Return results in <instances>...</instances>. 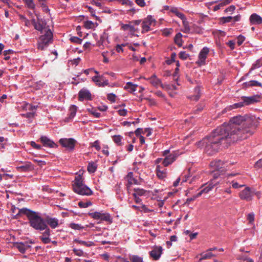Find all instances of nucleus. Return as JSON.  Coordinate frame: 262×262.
<instances>
[{
    "mask_svg": "<svg viewBox=\"0 0 262 262\" xmlns=\"http://www.w3.org/2000/svg\"><path fill=\"white\" fill-rule=\"evenodd\" d=\"M255 127L250 117L242 116L231 118L229 123L216 128L211 134L202 141L205 152L208 155L217 152L222 148H227L235 142L247 139L254 133Z\"/></svg>",
    "mask_w": 262,
    "mask_h": 262,
    "instance_id": "nucleus-1",
    "label": "nucleus"
},
{
    "mask_svg": "<svg viewBox=\"0 0 262 262\" xmlns=\"http://www.w3.org/2000/svg\"><path fill=\"white\" fill-rule=\"evenodd\" d=\"M21 214L26 215L29 221L30 226L34 229L40 231L44 230L47 227L45 220L39 215V213L32 211L27 208H23L19 209L16 216H20Z\"/></svg>",
    "mask_w": 262,
    "mask_h": 262,
    "instance_id": "nucleus-2",
    "label": "nucleus"
},
{
    "mask_svg": "<svg viewBox=\"0 0 262 262\" xmlns=\"http://www.w3.org/2000/svg\"><path fill=\"white\" fill-rule=\"evenodd\" d=\"M72 186L73 191L78 194L89 196L93 194L92 190L83 183V179L80 174L75 177Z\"/></svg>",
    "mask_w": 262,
    "mask_h": 262,
    "instance_id": "nucleus-3",
    "label": "nucleus"
},
{
    "mask_svg": "<svg viewBox=\"0 0 262 262\" xmlns=\"http://www.w3.org/2000/svg\"><path fill=\"white\" fill-rule=\"evenodd\" d=\"M53 41V33L51 30L45 32L43 35H41L38 41V49L40 50H45Z\"/></svg>",
    "mask_w": 262,
    "mask_h": 262,
    "instance_id": "nucleus-4",
    "label": "nucleus"
},
{
    "mask_svg": "<svg viewBox=\"0 0 262 262\" xmlns=\"http://www.w3.org/2000/svg\"><path fill=\"white\" fill-rule=\"evenodd\" d=\"M31 23L34 29L41 33L48 31V30H51L49 26L47 25L46 20L42 19L37 18L36 20L35 19H32Z\"/></svg>",
    "mask_w": 262,
    "mask_h": 262,
    "instance_id": "nucleus-5",
    "label": "nucleus"
},
{
    "mask_svg": "<svg viewBox=\"0 0 262 262\" xmlns=\"http://www.w3.org/2000/svg\"><path fill=\"white\" fill-rule=\"evenodd\" d=\"M156 20L151 15H148L146 18L142 20V33H145L150 30V27L154 26L156 24Z\"/></svg>",
    "mask_w": 262,
    "mask_h": 262,
    "instance_id": "nucleus-6",
    "label": "nucleus"
},
{
    "mask_svg": "<svg viewBox=\"0 0 262 262\" xmlns=\"http://www.w3.org/2000/svg\"><path fill=\"white\" fill-rule=\"evenodd\" d=\"M219 184V182H216L214 180H211L208 183L204 184L202 186L203 189L197 193L195 195V198L200 197L203 193H207L210 190L212 189V188Z\"/></svg>",
    "mask_w": 262,
    "mask_h": 262,
    "instance_id": "nucleus-7",
    "label": "nucleus"
},
{
    "mask_svg": "<svg viewBox=\"0 0 262 262\" xmlns=\"http://www.w3.org/2000/svg\"><path fill=\"white\" fill-rule=\"evenodd\" d=\"M59 142L64 147L69 150H73L74 149L76 141L73 138H61Z\"/></svg>",
    "mask_w": 262,
    "mask_h": 262,
    "instance_id": "nucleus-8",
    "label": "nucleus"
},
{
    "mask_svg": "<svg viewBox=\"0 0 262 262\" xmlns=\"http://www.w3.org/2000/svg\"><path fill=\"white\" fill-rule=\"evenodd\" d=\"M32 241H26L25 242H17L13 244V247L17 249L20 253H24L27 250L30 249L31 246V244H32Z\"/></svg>",
    "mask_w": 262,
    "mask_h": 262,
    "instance_id": "nucleus-9",
    "label": "nucleus"
},
{
    "mask_svg": "<svg viewBox=\"0 0 262 262\" xmlns=\"http://www.w3.org/2000/svg\"><path fill=\"white\" fill-rule=\"evenodd\" d=\"M89 215L95 220H100L107 222L111 221V216L108 213L95 212L90 213Z\"/></svg>",
    "mask_w": 262,
    "mask_h": 262,
    "instance_id": "nucleus-10",
    "label": "nucleus"
},
{
    "mask_svg": "<svg viewBox=\"0 0 262 262\" xmlns=\"http://www.w3.org/2000/svg\"><path fill=\"white\" fill-rule=\"evenodd\" d=\"M209 52V49L207 47H204L200 51L199 55V59L196 63L199 65H204L205 64V60L207 58V55Z\"/></svg>",
    "mask_w": 262,
    "mask_h": 262,
    "instance_id": "nucleus-11",
    "label": "nucleus"
},
{
    "mask_svg": "<svg viewBox=\"0 0 262 262\" xmlns=\"http://www.w3.org/2000/svg\"><path fill=\"white\" fill-rule=\"evenodd\" d=\"M253 194L254 193L251 190L250 188L247 187L239 193V196L242 200L250 201L252 199Z\"/></svg>",
    "mask_w": 262,
    "mask_h": 262,
    "instance_id": "nucleus-12",
    "label": "nucleus"
},
{
    "mask_svg": "<svg viewBox=\"0 0 262 262\" xmlns=\"http://www.w3.org/2000/svg\"><path fill=\"white\" fill-rule=\"evenodd\" d=\"M92 96L91 92L86 88H83L78 93V100L83 101V100H91Z\"/></svg>",
    "mask_w": 262,
    "mask_h": 262,
    "instance_id": "nucleus-13",
    "label": "nucleus"
},
{
    "mask_svg": "<svg viewBox=\"0 0 262 262\" xmlns=\"http://www.w3.org/2000/svg\"><path fill=\"white\" fill-rule=\"evenodd\" d=\"M179 155L178 151H173L172 153L166 156L162 161L163 165L165 167L168 166L176 160Z\"/></svg>",
    "mask_w": 262,
    "mask_h": 262,
    "instance_id": "nucleus-14",
    "label": "nucleus"
},
{
    "mask_svg": "<svg viewBox=\"0 0 262 262\" xmlns=\"http://www.w3.org/2000/svg\"><path fill=\"white\" fill-rule=\"evenodd\" d=\"M163 252V248L161 246H156L149 252L150 256L155 260H158Z\"/></svg>",
    "mask_w": 262,
    "mask_h": 262,
    "instance_id": "nucleus-15",
    "label": "nucleus"
},
{
    "mask_svg": "<svg viewBox=\"0 0 262 262\" xmlns=\"http://www.w3.org/2000/svg\"><path fill=\"white\" fill-rule=\"evenodd\" d=\"M17 169L20 172L30 171L34 169V165L29 161H26L21 165L16 167Z\"/></svg>",
    "mask_w": 262,
    "mask_h": 262,
    "instance_id": "nucleus-16",
    "label": "nucleus"
},
{
    "mask_svg": "<svg viewBox=\"0 0 262 262\" xmlns=\"http://www.w3.org/2000/svg\"><path fill=\"white\" fill-rule=\"evenodd\" d=\"M40 141L43 145L50 148H56L58 145L46 136H41L40 138Z\"/></svg>",
    "mask_w": 262,
    "mask_h": 262,
    "instance_id": "nucleus-17",
    "label": "nucleus"
},
{
    "mask_svg": "<svg viewBox=\"0 0 262 262\" xmlns=\"http://www.w3.org/2000/svg\"><path fill=\"white\" fill-rule=\"evenodd\" d=\"M259 96L258 95H254L250 97L243 96L242 99L244 101L245 105H249L257 102L259 101Z\"/></svg>",
    "mask_w": 262,
    "mask_h": 262,
    "instance_id": "nucleus-18",
    "label": "nucleus"
},
{
    "mask_svg": "<svg viewBox=\"0 0 262 262\" xmlns=\"http://www.w3.org/2000/svg\"><path fill=\"white\" fill-rule=\"evenodd\" d=\"M46 224L50 226L51 228L55 229L58 227L59 225V221L58 219L55 217H51L50 216H47L45 220Z\"/></svg>",
    "mask_w": 262,
    "mask_h": 262,
    "instance_id": "nucleus-19",
    "label": "nucleus"
},
{
    "mask_svg": "<svg viewBox=\"0 0 262 262\" xmlns=\"http://www.w3.org/2000/svg\"><path fill=\"white\" fill-rule=\"evenodd\" d=\"M252 25H259L262 23V18L256 13L252 14L249 18Z\"/></svg>",
    "mask_w": 262,
    "mask_h": 262,
    "instance_id": "nucleus-20",
    "label": "nucleus"
},
{
    "mask_svg": "<svg viewBox=\"0 0 262 262\" xmlns=\"http://www.w3.org/2000/svg\"><path fill=\"white\" fill-rule=\"evenodd\" d=\"M125 179L128 182V184L127 187H129L131 185L134 184L136 185H139V183L138 182V180L134 178L133 173L132 172H129L128 173L127 176L125 177Z\"/></svg>",
    "mask_w": 262,
    "mask_h": 262,
    "instance_id": "nucleus-21",
    "label": "nucleus"
},
{
    "mask_svg": "<svg viewBox=\"0 0 262 262\" xmlns=\"http://www.w3.org/2000/svg\"><path fill=\"white\" fill-rule=\"evenodd\" d=\"M212 251V249H209L206 252H204L201 254V258H200V261L203 259H206L211 258L212 256H214L215 255L211 253Z\"/></svg>",
    "mask_w": 262,
    "mask_h": 262,
    "instance_id": "nucleus-22",
    "label": "nucleus"
},
{
    "mask_svg": "<svg viewBox=\"0 0 262 262\" xmlns=\"http://www.w3.org/2000/svg\"><path fill=\"white\" fill-rule=\"evenodd\" d=\"M156 172L157 177L161 179H163L166 177V170H161L160 165L157 166Z\"/></svg>",
    "mask_w": 262,
    "mask_h": 262,
    "instance_id": "nucleus-23",
    "label": "nucleus"
},
{
    "mask_svg": "<svg viewBox=\"0 0 262 262\" xmlns=\"http://www.w3.org/2000/svg\"><path fill=\"white\" fill-rule=\"evenodd\" d=\"M232 1V0H222L219 5H216L213 7V10L214 11H216L221 9V7L230 4Z\"/></svg>",
    "mask_w": 262,
    "mask_h": 262,
    "instance_id": "nucleus-24",
    "label": "nucleus"
},
{
    "mask_svg": "<svg viewBox=\"0 0 262 262\" xmlns=\"http://www.w3.org/2000/svg\"><path fill=\"white\" fill-rule=\"evenodd\" d=\"M223 164V162L221 160L212 161L210 163V166L214 167V169L216 170H219L220 169L222 168Z\"/></svg>",
    "mask_w": 262,
    "mask_h": 262,
    "instance_id": "nucleus-25",
    "label": "nucleus"
},
{
    "mask_svg": "<svg viewBox=\"0 0 262 262\" xmlns=\"http://www.w3.org/2000/svg\"><path fill=\"white\" fill-rule=\"evenodd\" d=\"M137 86V85L134 84L131 82H128L126 83L124 88V89L127 90L129 92L133 93L136 91Z\"/></svg>",
    "mask_w": 262,
    "mask_h": 262,
    "instance_id": "nucleus-26",
    "label": "nucleus"
},
{
    "mask_svg": "<svg viewBox=\"0 0 262 262\" xmlns=\"http://www.w3.org/2000/svg\"><path fill=\"white\" fill-rule=\"evenodd\" d=\"M195 94L189 97V98L194 101H198L200 97V88L199 87H195L194 89Z\"/></svg>",
    "mask_w": 262,
    "mask_h": 262,
    "instance_id": "nucleus-27",
    "label": "nucleus"
},
{
    "mask_svg": "<svg viewBox=\"0 0 262 262\" xmlns=\"http://www.w3.org/2000/svg\"><path fill=\"white\" fill-rule=\"evenodd\" d=\"M182 34L181 33H177L174 38V42L178 45L179 47H181L182 46Z\"/></svg>",
    "mask_w": 262,
    "mask_h": 262,
    "instance_id": "nucleus-28",
    "label": "nucleus"
},
{
    "mask_svg": "<svg viewBox=\"0 0 262 262\" xmlns=\"http://www.w3.org/2000/svg\"><path fill=\"white\" fill-rule=\"evenodd\" d=\"M150 82L155 86H158L161 84V81L157 78L155 75H153L149 78Z\"/></svg>",
    "mask_w": 262,
    "mask_h": 262,
    "instance_id": "nucleus-29",
    "label": "nucleus"
},
{
    "mask_svg": "<svg viewBox=\"0 0 262 262\" xmlns=\"http://www.w3.org/2000/svg\"><path fill=\"white\" fill-rule=\"evenodd\" d=\"M130 24H123L121 26V28L123 30H129L130 32H136V28L132 25Z\"/></svg>",
    "mask_w": 262,
    "mask_h": 262,
    "instance_id": "nucleus-30",
    "label": "nucleus"
},
{
    "mask_svg": "<svg viewBox=\"0 0 262 262\" xmlns=\"http://www.w3.org/2000/svg\"><path fill=\"white\" fill-rule=\"evenodd\" d=\"M122 139L123 137L120 135H115L113 136V141L119 146H122L123 145L122 143Z\"/></svg>",
    "mask_w": 262,
    "mask_h": 262,
    "instance_id": "nucleus-31",
    "label": "nucleus"
},
{
    "mask_svg": "<svg viewBox=\"0 0 262 262\" xmlns=\"http://www.w3.org/2000/svg\"><path fill=\"white\" fill-rule=\"evenodd\" d=\"M134 192L133 193V196H142L145 194L146 192V190L143 189L141 188H134Z\"/></svg>",
    "mask_w": 262,
    "mask_h": 262,
    "instance_id": "nucleus-32",
    "label": "nucleus"
},
{
    "mask_svg": "<svg viewBox=\"0 0 262 262\" xmlns=\"http://www.w3.org/2000/svg\"><path fill=\"white\" fill-rule=\"evenodd\" d=\"M100 78V83H98V85L100 86H104L105 85H108V81L107 79L105 78L104 75L99 76Z\"/></svg>",
    "mask_w": 262,
    "mask_h": 262,
    "instance_id": "nucleus-33",
    "label": "nucleus"
},
{
    "mask_svg": "<svg viewBox=\"0 0 262 262\" xmlns=\"http://www.w3.org/2000/svg\"><path fill=\"white\" fill-rule=\"evenodd\" d=\"M77 110V107L75 105H73L70 107L69 118L70 119H72L75 117V116L76 114Z\"/></svg>",
    "mask_w": 262,
    "mask_h": 262,
    "instance_id": "nucleus-34",
    "label": "nucleus"
},
{
    "mask_svg": "<svg viewBox=\"0 0 262 262\" xmlns=\"http://www.w3.org/2000/svg\"><path fill=\"white\" fill-rule=\"evenodd\" d=\"M74 242H76V243H77L79 244H81V245H84L86 247H91V246H92L94 245V243L93 242H85V241H81V240H78V239H75L74 240Z\"/></svg>",
    "mask_w": 262,
    "mask_h": 262,
    "instance_id": "nucleus-35",
    "label": "nucleus"
},
{
    "mask_svg": "<svg viewBox=\"0 0 262 262\" xmlns=\"http://www.w3.org/2000/svg\"><path fill=\"white\" fill-rule=\"evenodd\" d=\"M87 169L89 172L93 173L96 171L97 166L94 163H89Z\"/></svg>",
    "mask_w": 262,
    "mask_h": 262,
    "instance_id": "nucleus-36",
    "label": "nucleus"
},
{
    "mask_svg": "<svg viewBox=\"0 0 262 262\" xmlns=\"http://www.w3.org/2000/svg\"><path fill=\"white\" fill-rule=\"evenodd\" d=\"M27 7L31 9H34L35 5L33 0H23Z\"/></svg>",
    "mask_w": 262,
    "mask_h": 262,
    "instance_id": "nucleus-37",
    "label": "nucleus"
},
{
    "mask_svg": "<svg viewBox=\"0 0 262 262\" xmlns=\"http://www.w3.org/2000/svg\"><path fill=\"white\" fill-rule=\"evenodd\" d=\"M261 65L262 63L260 62V61L259 60H257L256 62L252 66L248 73H250L252 72V71L256 69L259 68V67H261Z\"/></svg>",
    "mask_w": 262,
    "mask_h": 262,
    "instance_id": "nucleus-38",
    "label": "nucleus"
},
{
    "mask_svg": "<svg viewBox=\"0 0 262 262\" xmlns=\"http://www.w3.org/2000/svg\"><path fill=\"white\" fill-rule=\"evenodd\" d=\"M84 27L88 29H92L94 28V23L90 20L86 21L84 23Z\"/></svg>",
    "mask_w": 262,
    "mask_h": 262,
    "instance_id": "nucleus-39",
    "label": "nucleus"
},
{
    "mask_svg": "<svg viewBox=\"0 0 262 262\" xmlns=\"http://www.w3.org/2000/svg\"><path fill=\"white\" fill-rule=\"evenodd\" d=\"M78 205L80 208H87L89 206H91L92 203L90 201L86 202H83L80 201L78 202Z\"/></svg>",
    "mask_w": 262,
    "mask_h": 262,
    "instance_id": "nucleus-40",
    "label": "nucleus"
},
{
    "mask_svg": "<svg viewBox=\"0 0 262 262\" xmlns=\"http://www.w3.org/2000/svg\"><path fill=\"white\" fill-rule=\"evenodd\" d=\"M70 40L72 42H74V43H78V44H81L82 41V40L81 39L79 38L78 37H76V36L71 37L70 38Z\"/></svg>",
    "mask_w": 262,
    "mask_h": 262,
    "instance_id": "nucleus-41",
    "label": "nucleus"
},
{
    "mask_svg": "<svg viewBox=\"0 0 262 262\" xmlns=\"http://www.w3.org/2000/svg\"><path fill=\"white\" fill-rule=\"evenodd\" d=\"M88 111L91 114H93L95 117L99 118L100 117V113L97 112L96 110L93 108H88Z\"/></svg>",
    "mask_w": 262,
    "mask_h": 262,
    "instance_id": "nucleus-42",
    "label": "nucleus"
},
{
    "mask_svg": "<svg viewBox=\"0 0 262 262\" xmlns=\"http://www.w3.org/2000/svg\"><path fill=\"white\" fill-rule=\"evenodd\" d=\"M132 262H143V259L142 257L137 255H134L130 258Z\"/></svg>",
    "mask_w": 262,
    "mask_h": 262,
    "instance_id": "nucleus-43",
    "label": "nucleus"
},
{
    "mask_svg": "<svg viewBox=\"0 0 262 262\" xmlns=\"http://www.w3.org/2000/svg\"><path fill=\"white\" fill-rule=\"evenodd\" d=\"M91 146L95 147L97 151L100 150L101 149L100 142L98 140H96L93 143H91Z\"/></svg>",
    "mask_w": 262,
    "mask_h": 262,
    "instance_id": "nucleus-44",
    "label": "nucleus"
},
{
    "mask_svg": "<svg viewBox=\"0 0 262 262\" xmlns=\"http://www.w3.org/2000/svg\"><path fill=\"white\" fill-rule=\"evenodd\" d=\"M188 57L189 55L185 51H181L179 53V57L183 60H186Z\"/></svg>",
    "mask_w": 262,
    "mask_h": 262,
    "instance_id": "nucleus-45",
    "label": "nucleus"
},
{
    "mask_svg": "<svg viewBox=\"0 0 262 262\" xmlns=\"http://www.w3.org/2000/svg\"><path fill=\"white\" fill-rule=\"evenodd\" d=\"M70 227L75 230H80L83 228L80 225L75 223H71L70 224Z\"/></svg>",
    "mask_w": 262,
    "mask_h": 262,
    "instance_id": "nucleus-46",
    "label": "nucleus"
},
{
    "mask_svg": "<svg viewBox=\"0 0 262 262\" xmlns=\"http://www.w3.org/2000/svg\"><path fill=\"white\" fill-rule=\"evenodd\" d=\"M13 53V51L11 50L4 51L3 52L4 55L5 56L4 59L5 60H9L10 57V56H7V54H11Z\"/></svg>",
    "mask_w": 262,
    "mask_h": 262,
    "instance_id": "nucleus-47",
    "label": "nucleus"
},
{
    "mask_svg": "<svg viewBox=\"0 0 262 262\" xmlns=\"http://www.w3.org/2000/svg\"><path fill=\"white\" fill-rule=\"evenodd\" d=\"M230 185H232L233 188L237 189L243 187L244 185H240L237 182L232 181L230 183Z\"/></svg>",
    "mask_w": 262,
    "mask_h": 262,
    "instance_id": "nucleus-48",
    "label": "nucleus"
},
{
    "mask_svg": "<svg viewBox=\"0 0 262 262\" xmlns=\"http://www.w3.org/2000/svg\"><path fill=\"white\" fill-rule=\"evenodd\" d=\"M249 85L250 86H262V84L256 80H251L249 81Z\"/></svg>",
    "mask_w": 262,
    "mask_h": 262,
    "instance_id": "nucleus-49",
    "label": "nucleus"
},
{
    "mask_svg": "<svg viewBox=\"0 0 262 262\" xmlns=\"http://www.w3.org/2000/svg\"><path fill=\"white\" fill-rule=\"evenodd\" d=\"M39 239L44 243L48 244L51 242V239L49 237H44L43 236H39Z\"/></svg>",
    "mask_w": 262,
    "mask_h": 262,
    "instance_id": "nucleus-50",
    "label": "nucleus"
},
{
    "mask_svg": "<svg viewBox=\"0 0 262 262\" xmlns=\"http://www.w3.org/2000/svg\"><path fill=\"white\" fill-rule=\"evenodd\" d=\"M237 44L238 46H241L245 40V37L240 35L237 37Z\"/></svg>",
    "mask_w": 262,
    "mask_h": 262,
    "instance_id": "nucleus-51",
    "label": "nucleus"
},
{
    "mask_svg": "<svg viewBox=\"0 0 262 262\" xmlns=\"http://www.w3.org/2000/svg\"><path fill=\"white\" fill-rule=\"evenodd\" d=\"M232 19L233 17L232 16L223 17L221 18V20L223 23L231 22Z\"/></svg>",
    "mask_w": 262,
    "mask_h": 262,
    "instance_id": "nucleus-52",
    "label": "nucleus"
},
{
    "mask_svg": "<svg viewBox=\"0 0 262 262\" xmlns=\"http://www.w3.org/2000/svg\"><path fill=\"white\" fill-rule=\"evenodd\" d=\"M107 98L108 100L114 102H115L116 95L113 93L108 94L107 96Z\"/></svg>",
    "mask_w": 262,
    "mask_h": 262,
    "instance_id": "nucleus-53",
    "label": "nucleus"
},
{
    "mask_svg": "<svg viewBox=\"0 0 262 262\" xmlns=\"http://www.w3.org/2000/svg\"><path fill=\"white\" fill-rule=\"evenodd\" d=\"M44 230L45 231L43 233H42V236H43L44 237H46V236L49 237L50 235V233H51V230H50V228L47 226V227Z\"/></svg>",
    "mask_w": 262,
    "mask_h": 262,
    "instance_id": "nucleus-54",
    "label": "nucleus"
},
{
    "mask_svg": "<svg viewBox=\"0 0 262 262\" xmlns=\"http://www.w3.org/2000/svg\"><path fill=\"white\" fill-rule=\"evenodd\" d=\"M39 5L42 8V9H43V11H45L46 12H49L50 10L48 8V7L47 6V5L45 3V2L40 3H39Z\"/></svg>",
    "mask_w": 262,
    "mask_h": 262,
    "instance_id": "nucleus-55",
    "label": "nucleus"
},
{
    "mask_svg": "<svg viewBox=\"0 0 262 262\" xmlns=\"http://www.w3.org/2000/svg\"><path fill=\"white\" fill-rule=\"evenodd\" d=\"M73 251L74 254L78 256H81L83 254V252L81 250L74 249Z\"/></svg>",
    "mask_w": 262,
    "mask_h": 262,
    "instance_id": "nucleus-56",
    "label": "nucleus"
},
{
    "mask_svg": "<svg viewBox=\"0 0 262 262\" xmlns=\"http://www.w3.org/2000/svg\"><path fill=\"white\" fill-rule=\"evenodd\" d=\"M247 220L249 221L250 223H252L254 220V214L253 213H251L248 214Z\"/></svg>",
    "mask_w": 262,
    "mask_h": 262,
    "instance_id": "nucleus-57",
    "label": "nucleus"
},
{
    "mask_svg": "<svg viewBox=\"0 0 262 262\" xmlns=\"http://www.w3.org/2000/svg\"><path fill=\"white\" fill-rule=\"evenodd\" d=\"M31 146L36 149H41V146L40 145L37 144L34 141H31L30 142Z\"/></svg>",
    "mask_w": 262,
    "mask_h": 262,
    "instance_id": "nucleus-58",
    "label": "nucleus"
},
{
    "mask_svg": "<svg viewBox=\"0 0 262 262\" xmlns=\"http://www.w3.org/2000/svg\"><path fill=\"white\" fill-rule=\"evenodd\" d=\"M127 110L125 109H120L118 111V113L120 116H125L127 114Z\"/></svg>",
    "mask_w": 262,
    "mask_h": 262,
    "instance_id": "nucleus-59",
    "label": "nucleus"
},
{
    "mask_svg": "<svg viewBox=\"0 0 262 262\" xmlns=\"http://www.w3.org/2000/svg\"><path fill=\"white\" fill-rule=\"evenodd\" d=\"M34 112H29L26 114H22V116L28 118H33L34 116Z\"/></svg>",
    "mask_w": 262,
    "mask_h": 262,
    "instance_id": "nucleus-60",
    "label": "nucleus"
},
{
    "mask_svg": "<svg viewBox=\"0 0 262 262\" xmlns=\"http://www.w3.org/2000/svg\"><path fill=\"white\" fill-rule=\"evenodd\" d=\"M176 15L181 18L182 20H183V21L186 19L185 15L183 13L180 12L179 11L177 13Z\"/></svg>",
    "mask_w": 262,
    "mask_h": 262,
    "instance_id": "nucleus-61",
    "label": "nucleus"
},
{
    "mask_svg": "<svg viewBox=\"0 0 262 262\" xmlns=\"http://www.w3.org/2000/svg\"><path fill=\"white\" fill-rule=\"evenodd\" d=\"M235 9V6L234 5H231L229 7H228L227 8H226L225 10V11L226 12H232L233 11H234Z\"/></svg>",
    "mask_w": 262,
    "mask_h": 262,
    "instance_id": "nucleus-62",
    "label": "nucleus"
},
{
    "mask_svg": "<svg viewBox=\"0 0 262 262\" xmlns=\"http://www.w3.org/2000/svg\"><path fill=\"white\" fill-rule=\"evenodd\" d=\"M227 45L230 48L231 50L235 48V42L233 40H230L227 42Z\"/></svg>",
    "mask_w": 262,
    "mask_h": 262,
    "instance_id": "nucleus-63",
    "label": "nucleus"
},
{
    "mask_svg": "<svg viewBox=\"0 0 262 262\" xmlns=\"http://www.w3.org/2000/svg\"><path fill=\"white\" fill-rule=\"evenodd\" d=\"M255 166L256 168H262V159L259 160L255 164Z\"/></svg>",
    "mask_w": 262,
    "mask_h": 262,
    "instance_id": "nucleus-64",
    "label": "nucleus"
}]
</instances>
